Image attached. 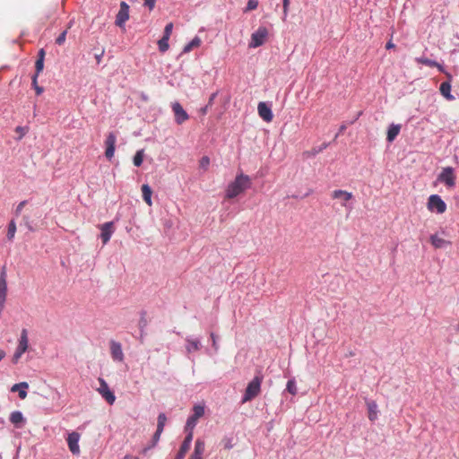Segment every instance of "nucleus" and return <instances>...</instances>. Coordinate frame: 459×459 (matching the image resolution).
<instances>
[{
    "label": "nucleus",
    "mask_w": 459,
    "mask_h": 459,
    "mask_svg": "<svg viewBox=\"0 0 459 459\" xmlns=\"http://www.w3.org/2000/svg\"><path fill=\"white\" fill-rule=\"evenodd\" d=\"M252 181L249 176L239 173L230 182L225 191L226 199H233L251 187Z\"/></svg>",
    "instance_id": "nucleus-1"
},
{
    "label": "nucleus",
    "mask_w": 459,
    "mask_h": 459,
    "mask_svg": "<svg viewBox=\"0 0 459 459\" xmlns=\"http://www.w3.org/2000/svg\"><path fill=\"white\" fill-rule=\"evenodd\" d=\"M263 381L262 376H255L253 380L247 385L242 403L253 400L256 397L261 390V384Z\"/></svg>",
    "instance_id": "nucleus-2"
},
{
    "label": "nucleus",
    "mask_w": 459,
    "mask_h": 459,
    "mask_svg": "<svg viewBox=\"0 0 459 459\" xmlns=\"http://www.w3.org/2000/svg\"><path fill=\"white\" fill-rule=\"evenodd\" d=\"M437 181L443 183L447 188H454L455 186L456 177L455 169L452 167H446L437 176Z\"/></svg>",
    "instance_id": "nucleus-3"
},
{
    "label": "nucleus",
    "mask_w": 459,
    "mask_h": 459,
    "mask_svg": "<svg viewBox=\"0 0 459 459\" xmlns=\"http://www.w3.org/2000/svg\"><path fill=\"white\" fill-rule=\"evenodd\" d=\"M427 208L431 212L442 214L446 211V204L438 195H431L428 199Z\"/></svg>",
    "instance_id": "nucleus-4"
},
{
    "label": "nucleus",
    "mask_w": 459,
    "mask_h": 459,
    "mask_svg": "<svg viewBox=\"0 0 459 459\" xmlns=\"http://www.w3.org/2000/svg\"><path fill=\"white\" fill-rule=\"evenodd\" d=\"M29 348V339H28V332L26 329H22L21 333V337L19 340L18 346L15 350V352L13 356V363L16 364L21 359L22 355L28 350Z\"/></svg>",
    "instance_id": "nucleus-5"
},
{
    "label": "nucleus",
    "mask_w": 459,
    "mask_h": 459,
    "mask_svg": "<svg viewBox=\"0 0 459 459\" xmlns=\"http://www.w3.org/2000/svg\"><path fill=\"white\" fill-rule=\"evenodd\" d=\"M100 387L97 389L100 394L108 403L109 404H113L116 401V396L114 393L109 389L107 382L100 377L99 378Z\"/></svg>",
    "instance_id": "nucleus-6"
},
{
    "label": "nucleus",
    "mask_w": 459,
    "mask_h": 459,
    "mask_svg": "<svg viewBox=\"0 0 459 459\" xmlns=\"http://www.w3.org/2000/svg\"><path fill=\"white\" fill-rule=\"evenodd\" d=\"M193 415H191L186 423L185 429H195L197 424L198 420L204 416V407L202 405H195L193 408Z\"/></svg>",
    "instance_id": "nucleus-7"
},
{
    "label": "nucleus",
    "mask_w": 459,
    "mask_h": 459,
    "mask_svg": "<svg viewBox=\"0 0 459 459\" xmlns=\"http://www.w3.org/2000/svg\"><path fill=\"white\" fill-rule=\"evenodd\" d=\"M267 34V30L264 27H260L255 32L252 34L249 47L257 48L262 46L264 43Z\"/></svg>",
    "instance_id": "nucleus-8"
},
{
    "label": "nucleus",
    "mask_w": 459,
    "mask_h": 459,
    "mask_svg": "<svg viewBox=\"0 0 459 459\" xmlns=\"http://www.w3.org/2000/svg\"><path fill=\"white\" fill-rule=\"evenodd\" d=\"M129 19V5L126 2L120 3V9L116 17V25L123 28L126 22Z\"/></svg>",
    "instance_id": "nucleus-9"
},
{
    "label": "nucleus",
    "mask_w": 459,
    "mask_h": 459,
    "mask_svg": "<svg viewBox=\"0 0 459 459\" xmlns=\"http://www.w3.org/2000/svg\"><path fill=\"white\" fill-rule=\"evenodd\" d=\"M100 229L101 230L100 238L102 243L103 245H106L110 240V238L115 231L114 222H105L104 224L100 226Z\"/></svg>",
    "instance_id": "nucleus-10"
},
{
    "label": "nucleus",
    "mask_w": 459,
    "mask_h": 459,
    "mask_svg": "<svg viewBox=\"0 0 459 459\" xmlns=\"http://www.w3.org/2000/svg\"><path fill=\"white\" fill-rule=\"evenodd\" d=\"M80 434L78 432H72L68 434L67 437V445L69 447V450L73 455H79L80 454V446H79V440H80Z\"/></svg>",
    "instance_id": "nucleus-11"
},
{
    "label": "nucleus",
    "mask_w": 459,
    "mask_h": 459,
    "mask_svg": "<svg viewBox=\"0 0 459 459\" xmlns=\"http://www.w3.org/2000/svg\"><path fill=\"white\" fill-rule=\"evenodd\" d=\"M172 110L174 112L175 121L177 124L181 125L186 120H188L189 117L187 113L185 111L183 107L178 102H175L172 104Z\"/></svg>",
    "instance_id": "nucleus-12"
},
{
    "label": "nucleus",
    "mask_w": 459,
    "mask_h": 459,
    "mask_svg": "<svg viewBox=\"0 0 459 459\" xmlns=\"http://www.w3.org/2000/svg\"><path fill=\"white\" fill-rule=\"evenodd\" d=\"M331 195L333 199H339L343 207H347V203L353 198L352 193L341 189L333 190Z\"/></svg>",
    "instance_id": "nucleus-13"
},
{
    "label": "nucleus",
    "mask_w": 459,
    "mask_h": 459,
    "mask_svg": "<svg viewBox=\"0 0 459 459\" xmlns=\"http://www.w3.org/2000/svg\"><path fill=\"white\" fill-rule=\"evenodd\" d=\"M110 354L114 360L122 362L124 360V353L122 346L116 341L110 342Z\"/></svg>",
    "instance_id": "nucleus-14"
},
{
    "label": "nucleus",
    "mask_w": 459,
    "mask_h": 459,
    "mask_svg": "<svg viewBox=\"0 0 459 459\" xmlns=\"http://www.w3.org/2000/svg\"><path fill=\"white\" fill-rule=\"evenodd\" d=\"M429 241L434 248L439 249V248H445L446 247L451 246V241L445 239L441 236H439L437 233L432 234L429 237Z\"/></svg>",
    "instance_id": "nucleus-15"
},
{
    "label": "nucleus",
    "mask_w": 459,
    "mask_h": 459,
    "mask_svg": "<svg viewBox=\"0 0 459 459\" xmlns=\"http://www.w3.org/2000/svg\"><path fill=\"white\" fill-rule=\"evenodd\" d=\"M259 116L265 121L271 122L273 118L271 108L264 102H260L257 106Z\"/></svg>",
    "instance_id": "nucleus-16"
},
{
    "label": "nucleus",
    "mask_w": 459,
    "mask_h": 459,
    "mask_svg": "<svg viewBox=\"0 0 459 459\" xmlns=\"http://www.w3.org/2000/svg\"><path fill=\"white\" fill-rule=\"evenodd\" d=\"M415 60L419 64H422V65H425L429 66V67H437L439 72L445 73L446 75L448 78H451V75L445 71L443 65L438 64L437 62L430 60V59L426 58V57H417Z\"/></svg>",
    "instance_id": "nucleus-17"
},
{
    "label": "nucleus",
    "mask_w": 459,
    "mask_h": 459,
    "mask_svg": "<svg viewBox=\"0 0 459 459\" xmlns=\"http://www.w3.org/2000/svg\"><path fill=\"white\" fill-rule=\"evenodd\" d=\"M368 417L370 421H375L377 419L378 410L377 404L375 401H367Z\"/></svg>",
    "instance_id": "nucleus-18"
},
{
    "label": "nucleus",
    "mask_w": 459,
    "mask_h": 459,
    "mask_svg": "<svg viewBox=\"0 0 459 459\" xmlns=\"http://www.w3.org/2000/svg\"><path fill=\"white\" fill-rule=\"evenodd\" d=\"M9 420L16 428H21L25 421L22 413L19 411H13Z\"/></svg>",
    "instance_id": "nucleus-19"
},
{
    "label": "nucleus",
    "mask_w": 459,
    "mask_h": 459,
    "mask_svg": "<svg viewBox=\"0 0 459 459\" xmlns=\"http://www.w3.org/2000/svg\"><path fill=\"white\" fill-rule=\"evenodd\" d=\"M441 94L448 100H453L455 98L451 95V84L449 82H444L440 85Z\"/></svg>",
    "instance_id": "nucleus-20"
},
{
    "label": "nucleus",
    "mask_w": 459,
    "mask_h": 459,
    "mask_svg": "<svg viewBox=\"0 0 459 459\" xmlns=\"http://www.w3.org/2000/svg\"><path fill=\"white\" fill-rule=\"evenodd\" d=\"M141 189H142L143 198L144 202L149 206H152V188L147 184H144L142 186Z\"/></svg>",
    "instance_id": "nucleus-21"
},
{
    "label": "nucleus",
    "mask_w": 459,
    "mask_h": 459,
    "mask_svg": "<svg viewBox=\"0 0 459 459\" xmlns=\"http://www.w3.org/2000/svg\"><path fill=\"white\" fill-rule=\"evenodd\" d=\"M204 449H205V443L204 440L198 438L196 439L195 441V449H194V452H193V455H195L199 458H203V454L204 452Z\"/></svg>",
    "instance_id": "nucleus-22"
},
{
    "label": "nucleus",
    "mask_w": 459,
    "mask_h": 459,
    "mask_svg": "<svg viewBox=\"0 0 459 459\" xmlns=\"http://www.w3.org/2000/svg\"><path fill=\"white\" fill-rule=\"evenodd\" d=\"M401 126L399 125H391L387 131L386 140L391 143L399 134Z\"/></svg>",
    "instance_id": "nucleus-23"
},
{
    "label": "nucleus",
    "mask_w": 459,
    "mask_h": 459,
    "mask_svg": "<svg viewBox=\"0 0 459 459\" xmlns=\"http://www.w3.org/2000/svg\"><path fill=\"white\" fill-rule=\"evenodd\" d=\"M201 43V39L195 36L188 44L184 47L183 53H189L192 49L200 47Z\"/></svg>",
    "instance_id": "nucleus-24"
},
{
    "label": "nucleus",
    "mask_w": 459,
    "mask_h": 459,
    "mask_svg": "<svg viewBox=\"0 0 459 459\" xmlns=\"http://www.w3.org/2000/svg\"><path fill=\"white\" fill-rule=\"evenodd\" d=\"M186 349L187 351V352H193V351H196L200 349V342L198 340H192V339H189L187 338L186 340Z\"/></svg>",
    "instance_id": "nucleus-25"
},
{
    "label": "nucleus",
    "mask_w": 459,
    "mask_h": 459,
    "mask_svg": "<svg viewBox=\"0 0 459 459\" xmlns=\"http://www.w3.org/2000/svg\"><path fill=\"white\" fill-rule=\"evenodd\" d=\"M44 67V60L37 59L35 63L36 74L32 77V84H36L39 74L42 72Z\"/></svg>",
    "instance_id": "nucleus-26"
},
{
    "label": "nucleus",
    "mask_w": 459,
    "mask_h": 459,
    "mask_svg": "<svg viewBox=\"0 0 459 459\" xmlns=\"http://www.w3.org/2000/svg\"><path fill=\"white\" fill-rule=\"evenodd\" d=\"M169 38L162 36V38L158 41V46L160 52L164 53L169 49Z\"/></svg>",
    "instance_id": "nucleus-27"
},
{
    "label": "nucleus",
    "mask_w": 459,
    "mask_h": 459,
    "mask_svg": "<svg viewBox=\"0 0 459 459\" xmlns=\"http://www.w3.org/2000/svg\"><path fill=\"white\" fill-rule=\"evenodd\" d=\"M117 137L114 133H109L105 141L106 147L116 148Z\"/></svg>",
    "instance_id": "nucleus-28"
},
{
    "label": "nucleus",
    "mask_w": 459,
    "mask_h": 459,
    "mask_svg": "<svg viewBox=\"0 0 459 459\" xmlns=\"http://www.w3.org/2000/svg\"><path fill=\"white\" fill-rule=\"evenodd\" d=\"M143 160V150H139L136 152L134 157V165L136 167H140Z\"/></svg>",
    "instance_id": "nucleus-29"
},
{
    "label": "nucleus",
    "mask_w": 459,
    "mask_h": 459,
    "mask_svg": "<svg viewBox=\"0 0 459 459\" xmlns=\"http://www.w3.org/2000/svg\"><path fill=\"white\" fill-rule=\"evenodd\" d=\"M16 232V224L13 221H11L8 225L7 238L9 240H13Z\"/></svg>",
    "instance_id": "nucleus-30"
},
{
    "label": "nucleus",
    "mask_w": 459,
    "mask_h": 459,
    "mask_svg": "<svg viewBox=\"0 0 459 459\" xmlns=\"http://www.w3.org/2000/svg\"><path fill=\"white\" fill-rule=\"evenodd\" d=\"M162 432H163V431H161V430L156 429V432L154 433V435H153V437H152V446H148V447L144 448V449H143V453H146V451H147L148 449H150V448H152V447H154V446L157 445V443L159 442L160 437V435H161V433H162Z\"/></svg>",
    "instance_id": "nucleus-31"
},
{
    "label": "nucleus",
    "mask_w": 459,
    "mask_h": 459,
    "mask_svg": "<svg viewBox=\"0 0 459 459\" xmlns=\"http://www.w3.org/2000/svg\"><path fill=\"white\" fill-rule=\"evenodd\" d=\"M166 421H167L166 415L164 413H160L158 416L157 429L163 431Z\"/></svg>",
    "instance_id": "nucleus-32"
},
{
    "label": "nucleus",
    "mask_w": 459,
    "mask_h": 459,
    "mask_svg": "<svg viewBox=\"0 0 459 459\" xmlns=\"http://www.w3.org/2000/svg\"><path fill=\"white\" fill-rule=\"evenodd\" d=\"M185 431L186 432V436L182 444H186V446L190 447L194 436V429H191V430L185 429Z\"/></svg>",
    "instance_id": "nucleus-33"
},
{
    "label": "nucleus",
    "mask_w": 459,
    "mask_h": 459,
    "mask_svg": "<svg viewBox=\"0 0 459 459\" xmlns=\"http://www.w3.org/2000/svg\"><path fill=\"white\" fill-rule=\"evenodd\" d=\"M189 449L190 447L187 446L186 444H181L179 451L175 459H184L186 454L188 452Z\"/></svg>",
    "instance_id": "nucleus-34"
},
{
    "label": "nucleus",
    "mask_w": 459,
    "mask_h": 459,
    "mask_svg": "<svg viewBox=\"0 0 459 459\" xmlns=\"http://www.w3.org/2000/svg\"><path fill=\"white\" fill-rule=\"evenodd\" d=\"M286 389L290 394H291L293 395H295L297 394L298 388H297L296 383L293 379H290L288 381Z\"/></svg>",
    "instance_id": "nucleus-35"
},
{
    "label": "nucleus",
    "mask_w": 459,
    "mask_h": 459,
    "mask_svg": "<svg viewBox=\"0 0 459 459\" xmlns=\"http://www.w3.org/2000/svg\"><path fill=\"white\" fill-rule=\"evenodd\" d=\"M147 324H148V321H147V318H146V312H142L141 313V318H140L139 323H138L139 328L141 329L142 332L147 326Z\"/></svg>",
    "instance_id": "nucleus-36"
},
{
    "label": "nucleus",
    "mask_w": 459,
    "mask_h": 459,
    "mask_svg": "<svg viewBox=\"0 0 459 459\" xmlns=\"http://www.w3.org/2000/svg\"><path fill=\"white\" fill-rule=\"evenodd\" d=\"M20 388L28 389L29 384L27 382H21V383L15 384L11 387V391L12 392H17V391L19 392V390H21Z\"/></svg>",
    "instance_id": "nucleus-37"
},
{
    "label": "nucleus",
    "mask_w": 459,
    "mask_h": 459,
    "mask_svg": "<svg viewBox=\"0 0 459 459\" xmlns=\"http://www.w3.org/2000/svg\"><path fill=\"white\" fill-rule=\"evenodd\" d=\"M258 6L257 0H248L245 12H250L256 9Z\"/></svg>",
    "instance_id": "nucleus-38"
},
{
    "label": "nucleus",
    "mask_w": 459,
    "mask_h": 459,
    "mask_svg": "<svg viewBox=\"0 0 459 459\" xmlns=\"http://www.w3.org/2000/svg\"><path fill=\"white\" fill-rule=\"evenodd\" d=\"M289 7H290V0H282V8H283V17L282 20L286 21V18L289 13Z\"/></svg>",
    "instance_id": "nucleus-39"
},
{
    "label": "nucleus",
    "mask_w": 459,
    "mask_h": 459,
    "mask_svg": "<svg viewBox=\"0 0 459 459\" xmlns=\"http://www.w3.org/2000/svg\"><path fill=\"white\" fill-rule=\"evenodd\" d=\"M66 33H67V30H64L56 39V43L57 45H63L65 41V39H66Z\"/></svg>",
    "instance_id": "nucleus-40"
},
{
    "label": "nucleus",
    "mask_w": 459,
    "mask_h": 459,
    "mask_svg": "<svg viewBox=\"0 0 459 459\" xmlns=\"http://www.w3.org/2000/svg\"><path fill=\"white\" fill-rule=\"evenodd\" d=\"M221 444L223 445L225 449H230L233 447L232 439L230 437H224L221 440Z\"/></svg>",
    "instance_id": "nucleus-41"
},
{
    "label": "nucleus",
    "mask_w": 459,
    "mask_h": 459,
    "mask_svg": "<svg viewBox=\"0 0 459 459\" xmlns=\"http://www.w3.org/2000/svg\"><path fill=\"white\" fill-rule=\"evenodd\" d=\"M172 30H173V23H172V22L168 23V24L165 26V29H164V34H163V36H164V37L170 38V35H171V33H172Z\"/></svg>",
    "instance_id": "nucleus-42"
},
{
    "label": "nucleus",
    "mask_w": 459,
    "mask_h": 459,
    "mask_svg": "<svg viewBox=\"0 0 459 459\" xmlns=\"http://www.w3.org/2000/svg\"><path fill=\"white\" fill-rule=\"evenodd\" d=\"M210 164V159L207 156H204L200 160L201 168L206 169Z\"/></svg>",
    "instance_id": "nucleus-43"
},
{
    "label": "nucleus",
    "mask_w": 459,
    "mask_h": 459,
    "mask_svg": "<svg viewBox=\"0 0 459 459\" xmlns=\"http://www.w3.org/2000/svg\"><path fill=\"white\" fill-rule=\"evenodd\" d=\"M114 153H115V148L106 147L105 155H106V157H107L108 160H110L111 158H113Z\"/></svg>",
    "instance_id": "nucleus-44"
},
{
    "label": "nucleus",
    "mask_w": 459,
    "mask_h": 459,
    "mask_svg": "<svg viewBox=\"0 0 459 459\" xmlns=\"http://www.w3.org/2000/svg\"><path fill=\"white\" fill-rule=\"evenodd\" d=\"M156 0H144V5L152 10L155 6Z\"/></svg>",
    "instance_id": "nucleus-45"
},
{
    "label": "nucleus",
    "mask_w": 459,
    "mask_h": 459,
    "mask_svg": "<svg viewBox=\"0 0 459 459\" xmlns=\"http://www.w3.org/2000/svg\"><path fill=\"white\" fill-rule=\"evenodd\" d=\"M25 204H26V201H22L17 205L16 210H15L16 215H19L22 212Z\"/></svg>",
    "instance_id": "nucleus-46"
},
{
    "label": "nucleus",
    "mask_w": 459,
    "mask_h": 459,
    "mask_svg": "<svg viewBox=\"0 0 459 459\" xmlns=\"http://www.w3.org/2000/svg\"><path fill=\"white\" fill-rule=\"evenodd\" d=\"M15 131L20 134V138H22L26 134V130L22 126H17Z\"/></svg>",
    "instance_id": "nucleus-47"
},
{
    "label": "nucleus",
    "mask_w": 459,
    "mask_h": 459,
    "mask_svg": "<svg viewBox=\"0 0 459 459\" xmlns=\"http://www.w3.org/2000/svg\"><path fill=\"white\" fill-rule=\"evenodd\" d=\"M211 339L212 341V347L215 349V351L218 350V345H217V342H216V336L213 333H211Z\"/></svg>",
    "instance_id": "nucleus-48"
},
{
    "label": "nucleus",
    "mask_w": 459,
    "mask_h": 459,
    "mask_svg": "<svg viewBox=\"0 0 459 459\" xmlns=\"http://www.w3.org/2000/svg\"><path fill=\"white\" fill-rule=\"evenodd\" d=\"M32 85L34 86L37 95H40L43 92V88L38 85V82H36V84Z\"/></svg>",
    "instance_id": "nucleus-49"
},
{
    "label": "nucleus",
    "mask_w": 459,
    "mask_h": 459,
    "mask_svg": "<svg viewBox=\"0 0 459 459\" xmlns=\"http://www.w3.org/2000/svg\"><path fill=\"white\" fill-rule=\"evenodd\" d=\"M19 397L21 399H25L27 397V392H26V389L22 388L21 390H19Z\"/></svg>",
    "instance_id": "nucleus-50"
},
{
    "label": "nucleus",
    "mask_w": 459,
    "mask_h": 459,
    "mask_svg": "<svg viewBox=\"0 0 459 459\" xmlns=\"http://www.w3.org/2000/svg\"><path fill=\"white\" fill-rule=\"evenodd\" d=\"M44 57H45V51L43 48H41L39 51V57L38 59L39 60H44Z\"/></svg>",
    "instance_id": "nucleus-51"
},
{
    "label": "nucleus",
    "mask_w": 459,
    "mask_h": 459,
    "mask_svg": "<svg viewBox=\"0 0 459 459\" xmlns=\"http://www.w3.org/2000/svg\"><path fill=\"white\" fill-rule=\"evenodd\" d=\"M327 146H328V143H324L322 144V146L317 151H314V153L316 154V153L322 152L324 149L327 148Z\"/></svg>",
    "instance_id": "nucleus-52"
},
{
    "label": "nucleus",
    "mask_w": 459,
    "mask_h": 459,
    "mask_svg": "<svg viewBox=\"0 0 459 459\" xmlns=\"http://www.w3.org/2000/svg\"><path fill=\"white\" fill-rule=\"evenodd\" d=\"M395 47V45L392 42V41H388L385 45V48L387 49H390V48H394Z\"/></svg>",
    "instance_id": "nucleus-53"
},
{
    "label": "nucleus",
    "mask_w": 459,
    "mask_h": 459,
    "mask_svg": "<svg viewBox=\"0 0 459 459\" xmlns=\"http://www.w3.org/2000/svg\"><path fill=\"white\" fill-rule=\"evenodd\" d=\"M103 53H104V51H102L100 55H96V56H95V57H96V60H97V63H98V64H100V61H101V57H102V56H103Z\"/></svg>",
    "instance_id": "nucleus-54"
},
{
    "label": "nucleus",
    "mask_w": 459,
    "mask_h": 459,
    "mask_svg": "<svg viewBox=\"0 0 459 459\" xmlns=\"http://www.w3.org/2000/svg\"><path fill=\"white\" fill-rule=\"evenodd\" d=\"M6 356V353L4 351L0 350V361Z\"/></svg>",
    "instance_id": "nucleus-55"
},
{
    "label": "nucleus",
    "mask_w": 459,
    "mask_h": 459,
    "mask_svg": "<svg viewBox=\"0 0 459 459\" xmlns=\"http://www.w3.org/2000/svg\"><path fill=\"white\" fill-rule=\"evenodd\" d=\"M124 459H139V458H138V457H136V456H133V455H126V456L124 457Z\"/></svg>",
    "instance_id": "nucleus-56"
},
{
    "label": "nucleus",
    "mask_w": 459,
    "mask_h": 459,
    "mask_svg": "<svg viewBox=\"0 0 459 459\" xmlns=\"http://www.w3.org/2000/svg\"><path fill=\"white\" fill-rule=\"evenodd\" d=\"M214 96H215V95H214V94H212V97L210 98V100H209V105H211V104L212 103V100H213V99H214Z\"/></svg>",
    "instance_id": "nucleus-57"
},
{
    "label": "nucleus",
    "mask_w": 459,
    "mask_h": 459,
    "mask_svg": "<svg viewBox=\"0 0 459 459\" xmlns=\"http://www.w3.org/2000/svg\"><path fill=\"white\" fill-rule=\"evenodd\" d=\"M188 459H203V458H199V457H197L195 455H191Z\"/></svg>",
    "instance_id": "nucleus-58"
},
{
    "label": "nucleus",
    "mask_w": 459,
    "mask_h": 459,
    "mask_svg": "<svg viewBox=\"0 0 459 459\" xmlns=\"http://www.w3.org/2000/svg\"><path fill=\"white\" fill-rule=\"evenodd\" d=\"M52 13V11H48V13H47V18H48L50 16V14Z\"/></svg>",
    "instance_id": "nucleus-59"
},
{
    "label": "nucleus",
    "mask_w": 459,
    "mask_h": 459,
    "mask_svg": "<svg viewBox=\"0 0 459 459\" xmlns=\"http://www.w3.org/2000/svg\"><path fill=\"white\" fill-rule=\"evenodd\" d=\"M203 113H205L206 112V108H203Z\"/></svg>",
    "instance_id": "nucleus-60"
},
{
    "label": "nucleus",
    "mask_w": 459,
    "mask_h": 459,
    "mask_svg": "<svg viewBox=\"0 0 459 459\" xmlns=\"http://www.w3.org/2000/svg\"><path fill=\"white\" fill-rule=\"evenodd\" d=\"M458 330H459V324H458Z\"/></svg>",
    "instance_id": "nucleus-61"
}]
</instances>
